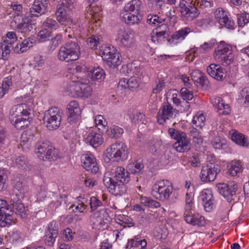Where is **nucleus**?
<instances>
[{
	"mask_svg": "<svg viewBox=\"0 0 249 249\" xmlns=\"http://www.w3.org/2000/svg\"><path fill=\"white\" fill-rule=\"evenodd\" d=\"M61 115L57 107H52L46 111L43 118L44 124L50 130H55L60 124Z\"/></svg>",
	"mask_w": 249,
	"mask_h": 249,
	"instance_id": "0eeeda50",
	"label": "nucleus"
},
{
	"mask_svg": "<svg viewBox=\"0 0 249 249\" xmlns=\"http://www.w3.org/2000/svg\"><path fill=\"white\" fill-rule=\"evenodd\" d=\"M165 18L158 16L156 14H149L147 16V22L151 25H158L164 22Z\"/></svg>",
	"mask_w": 249,
	"mask_h": 249,
	"instance_id": "37998d69",
	"label": "nucleus"
},
{
	"mask_svg": "<svg viewBox=\"0 0 249 249\" xmlns=\"http://www.w3.org/2000/svg\"><path fill=\"white\" fill-rule=\"evenodd\" d=\"M172 186L168 180H162L156 183L152 187L151 195L155 198L160 201L169 199L172 195Z\"/></svg>",
	"mask_w": 249,
	"mask_h": 249,
	"instance_id": "39448f33",
	"label": "nucleus"
},
{
	"mask_svg": "<svg viewBox=\"0 0 249 249\" xmlns=\"http://www.w3.org/2000/svg\"><path fill=\"white\" fill-rule=\"evenodd\" d=\"M191 3L202 9L211 7V3L207 0H191ZM187 3L185 0H181L179 10L182 18L188 21H192L198 17L200 12L196 7L190 6Z\"/></svg>",
	"mask_w": 249,
	"mask_h": 249,
	"instance_id": "f03ea898",
	"label": "nucleus"
},
{
	"mask_svg": "<svg viewBox=\"0 0 249 249\" xmlns=\"http://www.w3.org/2000/svg\"><path fill=\"white\" fill-rule=\"evenodd\" d=\"M127 167L130 173L139 175L142 172L144 166L142 163L135 162L128 164Z\"/></svg>",
	"mask_w": 249,
	"mask_h": 249,
	"instance_id": "a19ab883",
	"label": "nucleus"
},
{
	"mask_svg": "<svg viewBox=\"0 0 249 249\" xmlns=\"http://www.w3.org/2000/svg\"><path fill=\"white\" fill-rule=\"evenodd\" d=\"M169 36L163 35V34L153 31L151 34V37L152 41L154 42L160 43L162 41L165 40L166 38Z\"/></svg>",
	"mask_w": 249,
	"mask_h": 249,
	"instance_id": "864d4df0",
	"label": "nucleus"
},
{
	"mask_svg": "<svg viewBox=\"0 0 249 249\" xmlns=\"http://www.w3.org/2000/svg\"><path fill=\"white\" fill-rule=\"evenodd\" d=\"M55 223L53 221L48 225V229L46 232L45 242L49 246H52L58 235V231L55 226Z\"/></svg>",
	"mask_w": 249,
	"mask_h": 249,
	"instance_id": "412c9836",
	"label": "nucleus"
},
{
	"mask_svg": "<svg viewBox=\"0 0 249 249\" xmlns=\"http://www.w3.org/2000/svg\"><path fill=\"white\" fill-rule=\"evenodd\" d=\"M5 210L3 213H0V227L5 226L7 223H9L12 220V216L10 213H6Z\"/></svg>",
	"mask_w": 249,
	"mask_h": 249,
	"instance_id": "e2e57ef3",
	"label": "nucleus"
},
{
	"mask_svg": "<svg viewBox=\"0 0 249 249\" xmlns=\"http://www.w3.org/2000/svg\"><path fill=\"white\" fill-rule=\"evenodd\" d=\"M37 37L40 42H45L50 39L52 37V33L47 29H45L38 32Z\"/></svg>",
	"mask_w": 249,
	"mask_h": 249,
	"instance_id": "603ef678",
	"label": "nucleus"
},
{
	"mask_svg": "<svg viewBox=\"0 0 249 249\" xmlns=\"http://www.w3.org/2000/svg\"><path fill=\"white\" fill-rule=\"evenodd\" d=\"M68 121L71 123L76 122L79 118L81 109L78 102L72 101L67 106Z\"/></svg>",
	"mask_w": 249,
	"mask_h": 249,
	"instance_id": "dca6fc26",
	"label": "nucleus"
},
{
	"mask_svg": "<svg viewBox=\"0 0 249 249\" xmlns=\"http://www.w3.org/2000/svg\"><path fill=\"white\" fill-rule=\"evenodd\" d=\"M35 40L32 37H29L25 38L21 42H19L13 48V51L17 53H22L28 51L31 47H32L35 43Z\"/></svg>",
	"mask_w": 249,
	"mask_h": 249,
	"instance_id": "393cba45",
	"label": "nucleus"
},
{
	"mask_svg": "<svg viewBox=\"0 0 249 249\" xmlns=\"http://www.w3.org/2000/svg\"><path fill=\"white\" fill-rule=\"evenodd\" d=\"M219 193L228 202L234 201L236 198V193L238 189L237 184L233 181L228 184L219 183L216 185Z\"/></svg>",
	"mask_w": 249,
	"mask_h": 249,
	"instance_id": "1a4fd4ad",
	"label": "nucleus"
},
{
	"mask_svg": "<svg viewBox=\"0 0 249 249\" xmlns=\"http://www.w3.org/2000/svg\"><path fill=\"white\" fill-rule=\"evenodd\" d=\"M31 110L25 104H19L12 107L10 112V120L18 118L20 117H28Z\"/></svg>",
	"mask_w": 249,
	"mask_h": 249,
	"instance_id": "ddd939ff",
	"label": "nucleus"
},
{
	"mask_svg": "<svg viewBox=\"0 0 249 249\" xmlns=\"http://www.w3.org/2000/svg\"><path fill=\"white\" fill-rule=\"evenodd\" d=\"M27 191V187L26 186L22 185V182L15 179L14 180L13 188L11 193L12 199L20 200L24 198Z\"/></svg>",
	"mask_w": 249,
	"mask_h": 249,
	"instance_id": "2eb2a0df",
	"label": "nucleus"
},
{
	"mask_svg": "<svg viewBox=\"0 0 249 249\" xmlns=\"http://www.w3.org/2000/svg\"><path fill=\"white\" fill-rule=\"evenodd\" d=\"M130 244H131V247H136L137 249H145L144 248L146 246L147 242L145 239L138 240V239H137L136 240H131L128 245H130Z\"/></svg>",
	"mask_w": 249,
	"mask_h": 249,
	"instance_id": "0e129e2a",
	"label": "nucleus"
},
{
	"mask_svg": "<svg viewBox=\"0 0 249 249\" xmlns=\"http://www.w3.org/2000/svg\"><path fill=\"white\" fill-rule=\"evenodd\" d=\"M219 59H215L217 61L221 63L224 66H228L231 64L234 60V55L231 52L226 54L224 56L220 57Z\"/></svg>",
	"mask_w": 249,
	"mask_h": 249,
	"instance_id": "09e8293b",
	"label": "nucleus"
},
{
	"mask_svg": "<svg viewBox=\"0 0 249 249\" xmlns=\"http://www.w3.org/2000/svg\"><path fill=\"white\" fill-rule=\"evenodd\" d=\"M173 101V103L178 106L180 104L182 101L178 98L179 95L178 94V91L176 89H171L168 93L167 99L170 98Z\"/></svg>",
	"mask_w": 249,
	"mask_h": 249,
	"instance_id": "4d7b16f0",
	"label": "nucleus"
},
{
	"mask_svg": "<svg viewBox=\"0 0 249 249\" xmlns=\"http://www.w3.org/2000/svg\"><path fill=\"white\" fill-rule=\"evenodd\" d=\"M101 39V36L92 35L87 39V45L92 49H96Z\"/></svg>",
	"mask_w": 249,
	"mask_h": 249,
	"instance_id": "8fccbe9b",
	"label": "nucleus"
},
{
	"mask_svg": "<svg viewBox=\"0 0 249 249\" xmlns=\"http://www.w3.org/2000/svg\"><path fill=\"white\" fill-rule=\"evenodd\" d=\"M231 52V50L230 49V47L228 45H225L224 42H221L215 50L214 58L215 59H219L220 57L224 56L226 54H228Z\"/></svg>",
	"mask_w": 249,
	"mask_h": 249,
	"instance_id": "4c0bfd02",
	"label": "nucleus"
},
{
	"mask_svg": "<svg viewBox=\"0 0 249 249\" xmlns=\"http://www.w3.org/2000/svg\"><path fill=\"white\" fill-rule=\"evenodd\" d=\"M212 103L213 106L217 108L218 110H223L221 112H219L220 114L227 115L230 113L231 110L228 104H225L220 97L213 98L212 100Z\"/></svg>",
	"mask_w": 249,
	"mask_h": 249,
	"instance_id": "c756f323",
	"label": "nucleus"
},
{
	"mask_svg": "<svg viewBox=\"0 0 249 249\" xmlns=\"http://www.w3.org/2000/svg\"><path fill=\"white\" fill-rule=\"evenodd\" d=\"M87 68L84 65H77L75 67L76 75L75 77L77 79V75L83 77L88 78V72L89 71L86 70Z\"/></svg>",
	"mask_w": 249,
	"mask_h": 249,
	"instance_id": "052dcab7",
	"label": "nucleus"
},
{
	"mask_svg": "<svg viewBox=\"0 0 249 249\" xmlns=\"http://www.w3.org/2000/svg\"><path fill=\"white\" fill-rule=\"evenodd\" d=\"M113 177H110V173H105L103 178L104 184L109 192L114 195H121L126 191L125 184L130 181L129 172L124 167L117 166L112 169Z\"/></svg>",
	"mask_w": 249,
	"mask_h": 249,
	"instance_id": "f257e3e1",
	"label": "nucleus"
},
{
	"mask_svg": "<svg viewBox=\"0 0 249 249\" xmlns=\"http://www.w3.org/2000/svg\"><path fill=\"white\" fill-rule=\"evenodd\" d=\"M140 200L142 204L151 208H158L160 206V202L149 197L141 196Z\"/></svg>",
	"mask_w": 249,
	"mask_h": 249,
	"instance_id": "c03bdc74",
	"label": "nucleus"
},
{
	"mask_svg": "<svg viewBox=\"0 0 249 249\" xmlns=\"http://www.w3.org/2000/svg\"><path fill=\"white\" fill-rule=\"evenodd\" d=\"M219 23L222 26H224L227 29L230 30L234 29V22L231 18L229 17V15L221 20Z\"/></svg>",
	"mask_w": 249,
	"mask_h": 249,
	"instance_id": "6e6d98bb",
	"label": "nucleus"
},
{
	"mask_svg": "<svg viewBox=\"0 0 249 249\" xmlns=\"http://www.w3.org/2000/svg\"><path fill=\"white\" fill-rule=\"evenodd\" d=\"M120 16L122 19L128 25L138 24L140 20L138 15L130 12L122 11L120 13Z\"/></svg>",
	"mask_w": 249,
	"mask_h": 249,
	"instance_id": "cd10ccee",
	"label": "nucleus"
},
{
	"mask_svg": "<svg viewBox=\"0 0 249 249\" xmlns=\"http://www.w3.org/2000/svg\"><path fill=\"white\" fill-rule=\"evenodd\" d=\"M101 10L100 7L98 6H93L90 10L89 14V16H91V25L93 24L91 28H94V24H98L100 25V22L99 18L101 17Z\"/></svg>",
	"mask_w": 249,
	"mask_h": 249,
	"instance_id": "f704fd0d",
	"label": "nucleus"
},
{
	"mask_svg": "<svg viewBox=\"0 0 249 249\" xmlns=\"http://www.w3.org/2000/svg\"><path fill=\"white\" fill-rule=\"evenodd\" d=\"M168 133L172 139L176 140L173 147L178 152H185L190 149L191 141L185 133L173 128H170Z\"/></svg>",
	"mask_w": 249,
	"mask_h": 249,
	"instance_id": "20e7f679",
	"label": "nucleus"
},
{
	"mask_svg": "<svg viewBox=\"0 0 249 249\" xmlns=\"http://www.w3.org/2000/svg\"><path fill=\"white\" fill-rule=\"evenodd\" d=\"M12 79L11 76H8L4 79L1 87H0V99L8 92L9 88L12 86Z\"/></svg>",
	"mask_w": 249,
	"mask_h": 249,
	"instance_id": "ea45409f",
	"label": "nucleus"
},
{
	"mask_svg": "<svg viewBox=\"0 0 249 249\" xmlns=\"http://www.w3.org/2000/svg\"><path fill=\"white\" fill-rule=\"evenodd\" d=\"M49 5L48 0H35L30 8L31 15L38 17L44 14Z\"/></svg>",
	"mask_w": 249,
	"mask_h": 249,
	"instance_id": "f3484780",
	"label": "nucleus"
},
{
	"mask_svg": "<svg viewBox=\"0 0 249 249\" xmlns=\"http://www.w3.org/2000/svg\"><path fill=\"white\" fill-rule=\"evenodd\" d=\"M17 29L18 32L25 34L29 32L33 29L31 19L28 17L22 18L21 22L17 25Z\"/></svg>",
	"mask_w": 249,
	"mask_h": 249,
	"instance_id": "2f4dec72",
	"label": "nucleus"
},
{
	"mask_svg": "<svg viewBox=\"0 0 249 249\" xmlns=\"http://www.w3.org/2000/svg\"><path fill=\"white\" fill-rule=\"evenodd\" d=\"M160 145L158 142L151 141L149 144V151L153 155L158 156L160 154Z\"/></svg>",
	"mask_w": 249,
	"mask_h": 249,
	"instance_id": "49530a36",
	"label": "nucleus"
},
{
	"mask_svg": "<svg viewBox=\"0 0 249 249\" xmlns=\"http://www.w3.org/2000/svg\"><path fill=\"white\" fill-rule=\"evenodd\" d=\"M205 121V117L202 114L196 115L194 117L192 120V124L196 127L202 128L204 125V122Z\"/></svg>",
	"mask_w": 249,
	"mask_h": 249,
	"instance_id": "3c124183",
	"label": "nucleus"
},
{
	"mask_svg": "<svg viewBox=\"0 0 249 249\" xmlns=\"http://www.w3.org/2000/svg\"><path fill=\"white\" fill-rule=\"evenodd\" d=\"M192 80L202 86L206 85L208 83L206 76L200 71L195 70L191 73Z\"/></svg>",
	"mask_w": 249,
	"mask_h": 249,
	"instance_id": "72a5a7b5",
	"label": "nucleus"
},
{
	"mask_svg": "<svg viewBox=\"0 0 249 249\" xmlns=\"http://www.w3.org/2000/svg\"><path fill=\"white\" fill-rule=\"evenodd\" d=\"M116 220L122 222L120 223L121 225L124 224V227H131L135 225V223L131 218L124 215H119V217L116 218Z\"/></svg>",
	"mask_w": 249,
	"mask_h": 249,
	"instance_id": "5fc2aeb1",
	"label": "nucleus"
},
{
	"mask_svg": "<svg viewBox=\"0 0 249 249\" xmlns=\"http://www.w3.org/2000/svg\"><path fill=\"white\" fill-rule=\"evenodd\" d=\"M105 76L104 70L100 67L94 68L88 72V78H89L90 82H101Z\"/></svg>",
	"mask_w": 249,
	"mask_h": 249,
	"instance_id": "5701e85b",
	"label": "nucleus"
},
{
	"mask_svg": "<svg viewBox=\"0 0 249 249\" xmlns=\"http://www.w3.org/2000/svg\"><path fill=\"white\" fill-rule=\"evenodd\" d=\"M144 116L142 113L136 111L133 112L132 115L130 116V119L133 123L137 124L142 122Z\"/></svg>",
	"mask_w": 249,
	"mask_h": 249,
	"instance_id": "774afa93",
	"label": "nucleus"
},
{
	"mask_svg": "<svg viewBox=\"0 0 249 249\" xmlns=\"http://www.w3.org/2000/svg\"><path fill=\"white\" fill-rule=\"evenodd\" d=\"M175 109L168 103L164 104L160 109L157 114V121L160 124H163L166 120L173 116Z\"/></svg>",
	"mask_w": 249,
	"mask_h": 249,
	"instance_id": "4468645a",
	"label": "nucleus"
},
{
	"mask_svg": "<svg viewBox=\"0 0 249 249\" xmlns=\"http://www.w3.org/2000/svg\"><path fill=\"white\" fill-rule=\"evenodd\" d=\"M15 162L19 168L26 170L28 168V161L24 156H18L16 159Z\"/></svg>",
	"mask_w": 249,
	"mask_h": 249,
	"instance_id": "13d9d810",
	"label": "nucleus"
},
{
	"mask_svg": "<svg viewBox=\"0 0 249 249\" xmlns=\"http://www.w3.org/2000/svg\"><path fill=\"white\" fill-rule=\"evenodd\" d=\"M191 32V29L188 27L181 28L178 31L175 32L171 36L173 40H182L185 37Z\"/></svg>",
	"mask_w": 249,
	"mask_h": 249,
	"instance_id": "58836bf2",
	"label": "nucleus"
},
{
	"mask_svg": "<svg viewBox=\"0 0 249 249\" xmlns=\"http://www.w3.org/2000/svg\"><path fill=\"white\" fill-rule=\"evenodd\" d=\"M44 28L51 30H56L59 28V25L57 22L52 18H47L43 23Z\"/></svg>",
	"mask_w": 249,
	"mask_h": 249,
	"instance_id": "a18cd8bd",
	"label": "nucleus"
},
{
	"mask_svg": "<svg viewBox=\"0 0 249 249\" xmlns=\"http://www.w3.org/2000/svg\"><path fill=\"white\" fill-rule=\"evenodd\" d=\"M142 2L139 0H132L125 5L123 11L130 12L139 15L141 9Z\"/></svg>",
	"mask_w": 249,
	"mask_h": 249,
	"instance_id": "473e14b6",
	"label": "nucleus"
},
{
	"mask_svg": "<svg viewBox=\"0 0 249 249\" xmlns=\"http://www.w3.org/2000/svg\"><path fill=\"white\" fill-rule=\"evenodd\" d=\"M118 39L125 47H131L134 42V33L130 29L120 27L117 31Z\"/></svg>",
	"mask_w": 249,
	"mask_h": 249,
	"instance_id": "f8f14e48",
	"label": "nucleus"
},
{
	"mask_svg": "<svg viewBox=\"0 0 249 249\" xmlns=\"http://www.w3.org/2000/svg\"><path fill=\"white\" fill-rule=\"evenodd\" d=\"M13 212L16 214L19 215L21 217H25L26 216V212L24 206L20 200H13L12 204Z\"/></svg>",
	"mask_w": 249,
	"mask_h": 249,
	"instance_id": "c9c22d12",
	"label": "nucleus"
},
{
	"mask_svg": "<svg viewBox=\"0 0 249 249\" xmlns=\"http://www.w3.org/2000/svg\"><path fill=\"white\" fill-rule=\"evenodd\" d=\"M100 55L110 67L116 68L121 63L119 53L113 47L102 46L100 48Z\"/></svg>",
	"mask_w": 249,
	"mask_h": 249,
	"instance_id": "6e6552de",
	"label": "nucleus"
},
{
	"mask_svg": "<svg viewBox=\"0 0 249 249\" xmlns=\"http://www.w3.org/2000/svg\"><path fill=\"white\" fill-rule=\"evenodd\" d=\"M229 175L235 177L243 170L242 162L240 160H232L228 165Z\"/></svg>",
	"mask_w": 249,
	"mask_h": 249,
	"instance_id": "bb28decb",
	"label": "nucleus"
},
{
	"mask_svg": "<svg viewBox=\"0 0 249 249\" xmlns=\"http://www.w3.org/2000/svg\"><path fill=\"white\" fill-rule=\"evenodd\" d=\"M201 196L205 210L210 212L214 206V199L212 191L209 189H204Z\"/></svg>",
	"mask_w": 249,
	"mask_h": 249,
	"instance_id": "b1692460",
	"label": "nucleus"
},
{
	"mask_svg": "<svg viewBox=\"0 0 249 249\" xmlns=\"http://www.w3.org/2000/svg\"><path fill=\"white\" fill-rule=\"evenodd\" d=\"M79 85V79L72 80L67 86L66 88V92L68 95H71L73 97H78V95H80L79 92L80 90Z\"/></svg>",
	"mask_w": 249,
	"mask_h": 249,
	"instance_id": "c85d7f7f",
	"label": "nucleus"
},
{
	"mask_svg": "<svg viewBox=\"0 0 249 249\" xmlns=\"http://www.w3.org/2000/svg\"><path fill=\"white\" fill-rule=\"evenodd\" d=\"M140 82V78L134 76L131 77L127 79L128 89L132 90L136 89L139 87Z\"/></svg>",
	"mask_w": 249,
	"mask_h": 249,
	"instance_id": "bf43d9fd",
	"label": "nucleus"
},
{
	"mask_svg": "<svg viewBox=\"0 0 249 249\" xmlns=\"http://www.w3.org/2000/svg\"><path fill=\"white\" fill-rule=\"evenodd\" d=\"M208 73L218 81L223 80L226 77L223 69L219 65L210 64L207 68Z\"/></svg>",
	"mask_w": 249,
	"mask_h": 249,
	"instance_id": "aec40b11",
	"label": "nucleus"
},
{
	"mask_svg": "<svg viewBox=\"0 0 249 249\" xmlns=\"http://www.w3.org/2000/svg\"><path fill=\"white\" fill-rule=\"evenodd\" d=\"M220 171L219 166L213 163L207 164L202 166L200 178L203 182L213 181Z\"/></svg>",
	"mask_w": 249,
	"mask_h": 249,
	"instance_id": "9b49d317",
	"label": "nucleus"
},
{
	"mask_svg": "<svg viewBox=\"0 0 249 249\" xmlns=\"http://www.w3.org/2000/svg\"><path fill=\"white\" fill-rule=\"evenodd\" d=\"M80 47L75 41H70L62 45L59 49L57 57L61 61L70 62L79 59Z\"/></svg>",
	"mask_w": 249,
	"mask_h": 249,
	"instance_id": "7ed1b4c3",
	"label": "nucleus"
},
{
	"mask_svg": "<svg viewBox=\"0 0 249 249\" xmlns=\"http://www.w3.org/2000/svg\"><path fill=\"white\" fill-rule=\"evenodd\" d=\"M11 123L14 125L17 129H23L26 128L30 124L28 117H20L18 118L10 120Z\"/></svg>",
	"mask_w": 249,
	"mask_h": 249,
	"instance_id": "e433bc0d",
	"label": "nucleus"
},
{
	"mask_svg": "<svg viewBox=\"0 0 249 249\" xmlns=\"http://www.w3.org/2000/svg\"><path fill=\"white\" fill-rule=\"evenodd\" d=\"M231 138L237 144L243 146H248L249 143L243 134L236 131L233 133Z\"/></svg>",
	"mask_w": 249,
	"mask_h": 249,
	"instance_id": "79ce46f5",
	"label": "nucleus"
},
{
	"mask_svg": "<svg viewBox=\"0 0 249 249\" xmlns=\"http://www.w3.org/2000/svg\"><path fill=\"white\" fill-rule=\"evenodd\" d=\"M11 47L12 44L10 45L7 43L4 42V41L3 43H1V50L2 51V57L4 60L6 59L9 55Z\"/></svg>",
	"mask_w": 249,
	"mask_h": 249,
	"instance_id": "680f3d73",
	"label": "nucleus"
},
{
	"mask_svg": "<svg viewBox=\"0 0 249 249\" xmlns=\"http://www.w3.org/2000/svg\"><path fill=\"white\" fill-rule=\"evenodd\" d=\"M103 136L99 133L92 131L86 138V142L93 147L100 145L103 142Z\"/></svg>",
	"mask_w": 249,
	"mask_h": 249,
	"instance_id": "a878e982",
	"label": "nucleus"
},
{
	"mask_svg": "<svg viewBox=\"0 0 249 249\" xmlns=\"http://www.w3.org/2000/svg\"><path fill=\"white\" fill-rule=\"evenodd\" d=\"M76 1V0H61L60 3L57 6L68 11H72L75 8Z\"/></svg>",
	"mask_w": 249,
	"mask_h": 249,
	"instance_id": "de8ad7c7",
	"label": "nucleus"
},
{
	"mask_svg": "<svg viewBox=\"0 0 249 249\" xmlns=\"http://www.w3.org/2000/svg\"><path fill=\"white\" fill-rule=\"evenodd\" d=\"M38 158L43 160H55L57 158L56 149L46 140H40L37 142L35 149Z\"/></svg>",
	"mask_w": 249,
	"mask_h": 249,
	"instance_id": "423d86ee",
	"label": "nucleus"
},
{
	"mask_svg": "<svg viewBox=\"0 0 249 249\" xmlns=\"http://www.w3.org/2000/svg\"><path fill=\"white\" fill-rule=\"evenodd\" d=\"M79 79V85L81 95H78V97H81L83 99L89 98L92 93V88L88 85L90 83L89 78L83 77L80 75H77V79Z\"/></svg>",
	"mask_w": 249,
	"mask_h": 249,
	"instance_id": "6ab92c4d",
	"label": "nucleus"
},
{
	"mask_svg": "<svg viewBox=\"0 0 249 249\" xmlns=\"http://www.w3.org/2000/svg\"><path fill=\"white\" fill-rule=\"evenodd\" d=\"M33 138L34 135H31L29 131H26L22 133L21 135L20 144L23 150L29 149L33 141Z\"/></svg>",
	"mask_w": 249,
	"mask_h": 249,
	"instance_id": "7c9ffc66",
	"label": "nucleus"
},
{
	"mask_svg": "<svg viewBox=\"0 0 249 249\" xmlns=\"http://www.w3.org/2000/svg\"><path fill=\"white\" fill-rule=\"evenodd\" d=\"M106 151L107 156L114 161L124 160L127 157V147L123 142L112 144Z\"/></svg>",
	"mask_w": 249,
	"mask_h": 249,
	"instance_id": "9d476101",
	"label": "nucleus"
},
{
	"mask_svg": "<svg viewBox=\"0 0 249 249\" xmlns=\"http://www.w3.org/2000/svg\"><path fill=\"white\" fill-rule=\"evenodd\" d=\"M237 22L238 25L241 27H243L245 24L249 23V14L246 12L242 13L238 18Z\"/></svg>",
	"mask_w": 249,
	"mask_h": 249,
	"instance_id": "69168bd1",
	"label": "nucleus"
},
{
	"mask_svg": "<svg viewBox=\"0 0 249 249\" xmlns=\"http://www.w3.org/2000/svg\"><path fill=\"white\" fill-rule=\"evenodd\" d=\"M55 15L58 23L61 25L70 26L73 23L71 18L67 14L66 10L60 6H57Z\"/></svg>",
	"mask_w": 249,
	"mask_h": 249,
	"instance_id": "a211bd4d",
	"label": "nucleus"
},
{
	"mask_svg": "<svg viewBox=\"0 0 249 249\" xmlns=\"http://www.w3.org/2000/svg\"><path fill=\"white\" fill-rule=\"evenodd\" d=\"M214 15L215 19L218 23L228 15V13L221 8L217 9L215 11Z\"/></svg>",
	"mask_w": 249,
	"mask_h": 249,
	"instance_id": "338daca9",
	"label": "nucleus"
},
{
	"mask_svg": "<svg viewBox=\"0 0 249 249\" xmlns=\"http://www.w3.org/2000/svg\"><path fill=\"white\" fill-rule=\"evenodd\" d=\"M83 160L82 165L85 169L93 174H96L98 172L99 167L93 155H86Z\"/></svg>",
	"mask_w": 249,
	"mask_h": 249,
	"instance_id": "4be33fe9",
	"label": "nucleus"
}]
</instances>
